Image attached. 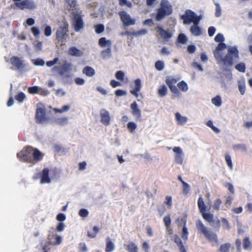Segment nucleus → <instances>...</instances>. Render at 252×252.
<instances>
[{
  "label": "nucleus",
  "instance_id": "13d9d810",
  "mask_svg": "<svg viewBox=\"0 0 252 252\" xmlns=\"http://www.w3.org/2000/svg\"><path fill=\"white\" fill-rule=\"evenodd\" d=\"M31 32L34 37H37L40 34V31L38 28L36 27H33L31 28Z\"/></svg>",
  "mask_w": 252,
  "mask_h": 252
},
{
  "label": "nucleus",
  "instance_id": "9d476101",
  "mask_svg": "<svg viewBox=\"0 0 252 252\" xmlns=\"http://www.w3.org/2000/svg\"><path fill=\"white\" fill-rule=\"evenodd\" d=\"M177 81L178 80L172 77L167 78L165 80V82L169 88L171 92L176 96L179 97L181 96V93L175 86Z\"/></svg>",
  "mask_w": 252,
  "mask_h": 252
},
{
  "label": "nucleus",
  "instance_id": "bb28decb",
  "mask_svg": "<svg viewBox=\"0 0 252 252\" xmlns=\"http://www.w3.org/2000/svg\"><path fill=\"white\" fill-rule=\"evenodd\" d=\"M82 72L88 77H92L95 74L94 70L92 67L89 66H85L83 68Z\"/></svg>",
  "mask_w": 252,
  "mask_h": 252
},
{
  "label": "nucleus",
  "instance_id": "393cba45",
  "mask_svg": "<svg viewBox=\"0 0 252 252\" xmlns=\"http://www.w3.org/2000/svg\"><path fill=\"white\" fill-rule=\"evenodd\" d=\"M125 247L128 252H138L137 246L133 242L125 244Z\"/></svg>",
  "mask_w": 252,
  "mask_h": 252
},
{
  "label": "nucleus",
  "instance_id": "412c9836",
  "mask_svg": "<svg viewBox=\"0 0 252 252\" xmlns=\"http://www.w3.org/2000/svg\"><path fill=\"white\" fill-rule=\"evenodd\" d=\"M101 122L105 126H108L110 124V117L109 112L102 109L100 111Z\"/></svg>",
  "mask_w": 252,
  "mask_h": 252
},
{
  "label": "nucleus",
  "instance_id": "bf43d9fd",
  "mask_svg": "<svg viewBox=\"0 0 252 252\" xmlns=\"http://www.w3.org/2000/svg\"><path fill=\"white\" fill-rule=\"evenodd\" d=\"M163 221L166 227H169L171 225V218L169 215L163 218Z\"/></svg>",
  "mask_w": 252,
  "mask_h": 252
},
{
  "label": "nucleus",
  "instance_id": "e2e57ef3",
  "mask_svg": "<svg viewBox=\"0 0 252 252\" xmlns=\"http://www.w3.org/2000/svg\"><path fill=\"white\" fill-rule=\"evenodd\" d=\"M164 203L166 204L169 208L172 206V197L170 196H167L165 198Z\"/></svg>",
  "mask_w": 252,
  "mask_h": 252
},
{
  "label": "nucleus",
  "instance_id": "2f4dec72",
  "mask_svg": "<svg viewBox=\"0 0 252 252\" xmlns=\"http://www.w3.org/2000/svg\"><path fill=\"white\" fill-rule=\"evenodd\" d=\"M243 246L245 250H249L252 248V244L248 237H245L243 240Z\"/></svg>",
  "mask_w": 252,
  "mask_h": 252
},
{
  "label": "nucleus",
  "instance_id": "e433bc0d",
  "mask_svg": "<svg viewBox=\"0 0 252 252\" xmlns=\"http://www.w3.org/2000/svg\"><path fill=\"white\" fill-rule=\"evenodd\" d=\"M94 232L92 233L89 231L88 232L87 235L91 238H94L96 237L97 234L98 233L99 229L97 226H94L93 228Z\"/></svg>",
  "mask_w": 252,
  "mask_h": 252
},
{
  "label": "nucleus",
  "instance_id": "49530a36",
  "mask_svg": "<svg viewBox=\"0 0 252 252\" xmlns=\"http://www.w3.org/2000/svg\"><path fill=\"white\" fill-rule=\"evenodd\" d=\"M39 87L38 86L30 87L28 88V92L31 94H36L39 92Z\"/></svg>",
  "mask_w": 252,
  "mask_h": 252
},
{
  "label": "nucleus",
  "instance_id": "c03bdc74",
  "mask_svg": "<svg viewBox=\"0 0 252 252\" xmlns=\"http://www.w3.org/2000/svg\"><path fill=\"white\" fill-rule=\"evenodd\" d=\"M183 193L185 195H187L190 190L189 185L186 182H183Z\"/></svg>",
  "mask_w": 252,
  "mask_h": 252
},
{
  "label": "nucleus",
  "instance_id": "aec40b11",
  "mask_svg": "<svg viewBox=\"0 0 252 252\" xmlns=\"http://www.w3.org/2000/svg\"><path fill=\"white\" fill-rule=\"evenodd\" d=\"M48 239L49 241L47 243L48 245H57L60 244L62 242V237L60 236L55 234H50L48 235Z\"/></svg>",
  "mask_w": 252,
  "mask_h": 252
},
{
  "label": "nucleus",
  "instance_id": "473e14b6",
  "mask_svg": "<svg viewBox=\"0 0 252 252\" xmlns=\"http://www.w3.org/2000/svg\"><path fill=\"white\" fill-rule=\"evenodd\" d=\"M55 121L59 125L64 126L68 123V119L66 117L58 118L55 120Z\"/></svg>",
  "mask_w": 252,
  "mask_h": 252
},
{
  "label": "nucleus",
  "instance_id": "5fc2aeb1",
  "mask_svg": "<svg viewBox=\"0 0 252 252\" xmlns=\"http://www.w3.org/2000/svg\"><path fill=\"white\" fill-rule=\"evenodd\" d=\"M33 63L37 66H43L45 64V62L43 59L37 58L33 60Z\"/></svg>",
  "mask_w": 252,
  "mask_h": 252
},
{
  "label": "nucleus",
  "instance_id": "680f3d73",
  "mask_svg": "<svg viewBox=\"0 0 252 252\" xmlns=\"http://www.w3.org/2000/svg\"><path fill=\"white\" fill-rule=\"evenodd\" d=\"M89 215L88 211L86 209H81L79 212V215L83 218L87 217Z\"/></svg>",
  "mask_w": 252,
  "mask_h": 252
},
{
  "label": "nucleus",
  "instance_id": "dca6fc26",
  "mask_svg": "<svg viewBox=\"0 0 252 252\" xmlns=\"http://www.w3.org/2000/svg\"><path fill=\"white\" fill-rule=\"evenodd\" d=\"M156 30L158 32L160 37L164 41H168L172 37V34L168 31L164 30L161 26H158L156 27Z\"/></svg>",
  "mask_w": 252,
  "mask_h": 252
},
{
  "label": "nucleus",
  "instance_id": "f704fd0d",
  "mask_svg": "<svg viewBox=\"0 0 252 252\" xmlns=\"http://www.w3.org/2000/svg\"><path fill=\"white\" fill-rule=\"evenodd\" d=\"M212 102L217 107L221 106L222 103L221 98L220 95H217L212 99Z\"/></svg>",
  "mask_w": 252,
  "mask_h": 252
},
{
  "label": "nucleus",
  "instance_id": "774afa93",
  "mask_svg": "<svg viewBox=\"0 0 252 252\" xmlns=\"http://www.w3.org/2000/svg\"><path fill=\"white\" fill-rule=\"evenodd\" d=\"M79 249L80 251L81 252H87L88 251L86 245L84 243L79 244Z\"/></svg>",
  "mask_w": 252,
  "mask_h": 252
},
{
  "label": "nucleus",
  "instance_id": "79ce46f5",
  "mask_svg": "<svg viewBox=\"0 0 252 252\" xmlns=\"http://www.w3.org/2000/svg\"><path fill=\"white\" fill-rule=\"evenodd\" d=\"M225 159L228 166L229 167L230 169H232L233 164L231 160V158L229 154H226L225 155Z\"/></svg>",
  "mask_w": 252,
  "mask_h": 252
},
{
  "label": "nucleus",
  "instance_id": "0e129e2a",
  "mask_svg": "<svg viewBox=\"0 0 252 252\" xmlns=\"http://www.w3.org/2000/svg\"><path fill=\"white\" fill-rule=\"evenodd\" d=\"M59 61L58 58H55L53 60L48 61L46 62V65L48 67H51Z\"/></svg>",
  "mask_w": 252,
  "mask_h": 252
},
{
  "label": "nucleus",
  "instance_id": "f257e3e1",
  "mask_svg": "<svg viewBox=\"0 0 252 252\" xmlns=\"http://www.w3.org/2000/svg\"><path fill=\"white\" fill-rule=\"evenodd\" d=\"M44 157V154L38 149L30 146L24 147L17 154V157L20 161L29 163L32 165L41 161Z\"/></svg>",
  "mask_w": 252,
  "mask_h": 252
},
{
  "label": "nucleus",
  "instance_id": "3c124183",
  "mask_svg": "<svg viewBox=\"0 0 252 252\" xmlns=\"http://www.w3.org/2000/svg\"><path fill=\"white\" fill-rule=\"evenodd\" d=\"M127 127L131 132H132L136 128L137 126L134 122H130L128 123Z\"/></svg>",
  "mask_w": 252,
  "mask_h": 252
},
{
  "label": "nucleus",
  "instance_id": "ea45409f",
  "mask_svg": "<svg viewBox=\"0 0 252 252\" xmlns=\"http://www.w3.org/2000/svg\"><path fill=\"white\" fill-rule=\"evenodd\" d=\"M155 66L158 70L161 71L163 69L164 64L162 61H158L155 63Z\"/></svg>",
  "mask_w": 252,
  "mask_h": 252
},
{
  "label": "nucleus",
  "instance_id": "9b49d317",
  "mask_svg": "<svg viewBox=\"0 0 252 252\" xmlns=\"http://www.w3.org/2000/svg\"><path fill=\"white\" fill-rule=\"evenodd\" d=\"M16 6L21 10L25 9L32 10L35 8L36 5L34 2L31 0H23L20 1V3H16Z\"/></svg>",
  "mask_w": 252,
  "mask_h": 252
},
{
  "label": "nucleus",
  "instance_id": "a878e982",
  "mask_svg": "<svg viewBox=\"0 0 252 252\" xmlns=\"http://www.w3.org/2000/svg\"><path fill=\"white\" fill-rule=\"evenodd\" d=\"M115 249V245L113 242L109 238L106 239L105 252H112Z\"/></svg>",
  "mask_w": 252,
  "mask_h": 252
},
{
  "label": "nucleus",
  "instance_id": "4be33fe9",
  "mask_svg": "<svg viewBox=\"0 0 252 252\" xmlns=\"http://www.w3.org/2000/svg\"><path fill=\"white\" fill-rule=\"evenodd\" d=\"M200 21L197 20L190 28V32L194 36H199L202 33L201 28L198 26Z\"/></svg>",
  "mask_w": 252,
  "mask_h": 252
},
{
  "label": "nucleus",
  "instance_id": "c756f323",
  "mask_svg": "<svg viewBox=\"0 0 252 252\" xmlns=\"http://www.w3.org/2000/svg\"><path fill=\"white\" fill-rule=\"evenodd\" d=\"M167 88L165 85L160 86L158 90V94L159 97H162L167 94Z\"/></svg>",
  "mask_w": 252,
  "mask_h": 252
},
{
  "label": "nucleus",
  "instance_id": "4d7b16f0",
  "mask_svg": "<svg viewBox=\"0 0 252 252\" xmlns=\"http://www.w3.org/2000/svg\"><path fill=\"white\" fill-rule=\"evenodd\" d=\"M99 45L101 47H104L107 43L110 44L109 40H106L105 37H101L98 41Z\"/></svg>",
  "mask_w": 252,
  "mask_h": 252
},
{
  "label": "nucleus",
  "instance_id": "052dcab7",
  "mask_svg": "<svg viewBox=\"0 0 252 252\" xmlns=\"http://www.w3.org/2000/svg\"><path fill=\"white\" fill-rule=\"evenodd\" d=\"M173 237L174 242L177 244L178 247L183 245L182 241L178 235L175 234Z\"/></svg>",
  "mask_w": 252,
  "mask_h": 252
},
{
  "label": "nucleus",
  "instance_id": "6ab92c4d",
  "mask_svg": "<svg viewBox=\"0 0 252 252\" xmlns=\"http://www.w3.org/2000/svg\"><path fill=\"white\" fill-rule=\"evenodd\" d=\"M50 170L48 168H44L40 174V184H49L51 183V179L49 177Z\"/></svg>",
  "mask_w": 252,
  "mask_h": 252
},
{
  "label": "nucleus",
  "instance_id": "f3484780",
  "mask_svg": "<svg viewBox=\"0 0 252 252\" xmlns=\"http://www.w3.org/2000/svg\"><path fill=\"white\" fill-rule=\"evenodd\" d=\"M173 151L175 153V162L176 163L182 164L183 163V153L180 147H175Z\"/></svg>",
  "mask_w": 252,
  "mask_h": 252
},
{
  "label": "nucleus",
  "instance_id": "cd10ccee",
  "mask_svg": "<svg viewBox=\"0 0 252 252\" xmlns=\"http://www.w3.org/2000/svg\"><path fill=\"white\" fill-rule=\"evenodd\" d=\"M175 118L178 124L180 125H184L188 120L187 117L182 116L181 114L178 112L175 113Z\"/></svg>",
  "mask_w": 252,
  "mask_h": 252
},
{
  "label": "nucleus",
  "instance_id": "6e6552de",
  "mask_svg": "<svg viewBox=\"0 0 252 252\" xmlns=\"http://www.w3.org/2000/svg\"><path fill=\"white\" fill-rule=\"evenodd\" d=\"M68 24L66 21L62 22V24L57 29L56 36L59 41H62L68 32Z\"/></svg>",
  "mask_w": 252,
  "mask_h": 252
},
{
  "label": "nucleus",
  "instance_id": "37998d69",
  "mask_svg": "<svg viewBox=\"0 0 252 252\" xmlns=\"http://www.w3.org/2000/svg\"><path fill=\"white\" fill-rule=\"evenodd\" d=\"M118 1L120 6L126 5L129 8H131L132 6V3L127 0H118Z\"/></svg>",
  "mask_w": 252,
  "mask_h": 252
},
{
  "label": "nucleus",
  "instance_id": "de8ad7c7",
  "mask_svg": "<svg viewBox=\"0 0 252 252\" xmlns=\"http://www.w3.org/2000/svg\"><path fill=\"white\" fill-rule=\"evenodd\" d=\"M125 73L121 70L118 71L115 74V77L117 79L120 81H124Z\"/></svg>",
  "mask_w": 252,
  "mask_h": 252
},
{
  "label": "nucleus",
  "instance_id": "7ed1b4c3",
  "mask_svg": "<svg viewBox=\"0 0 252 252\" xmlns=\"http://www.w3.org/2000/svg\"><path fill=\"white\" fill-rule=\"evenodd\" d=\"M196 228L199 234H202L210 242L218 243V236L206 226L200 220H197L195 222Z\"/></svg>",
  "mask_w": 252,
  "mask_h": 252
},
{
  "label": "nucleus",
  "instance_id": "8fccbe9b",
  "mask_svg": "<svg viewBox=\"0 0 252 252\" xmlns=\"http://www.w3.org/2000/svg\"><path fill=\"white\" fill-rule=\"evenodd\" d=\"M221 203L222 201L220 199L218 198L216 199L214 203L213 208L216 211H219L220 210V207Z\"/></svg>",
  "mask_w": 252,
  "mask_h": 252
},
{
  "label": "nucleus",
  "instance_id": "09e8293b",
  "mask_svg": "<svg viewBox=\"0 0 252 252\" xmlns=\"http://www.w3.org/2000/svg\"><path fill=\"white\" fill-rule=\"evenodd\" d=\"M233 149L235 150H241L243 151H246L247 148L245 144H239L233 146Z\"/></svg>",
  "mask_w": 252,
  "mask_h": 252
},
{
  "label": "nucleus",
  "instance_id": "423d86ee",
  "mask_svg": "<svg viewBox=\"0 0 252 252\" xmlns=\"http://www.w3.org/2000/svg\"><path fill=\"white\" fill-rule=\"evenodd\" d=\"M198 207L200 213H201L203 218L209 223L213 222L214 216L213 214L206 213L207 207L204 202L203 198L200 196L197 201Z\"/></svg>",
  "mask_w": 252,
  "mask_h": 252
},
{
  "label": "nucleus",
  "instance_id": "6e6d98bb",
  "mask_svg": "<svg viewBox=\"0 0 252 252\" xmlns=\"http://www.w3.org/2000/svg\"><path fill=\"white\" fill-rule=\"evenodd\" d=\"M215 41L217 42L222 43L224 41V38L222 34L219 33L215 37Z\"/></svg>",
  "mask_w": 252,
  "mask_h": 252
},
{
  "label": "nucleus",
  "instance_id": "603ef678",
  "mask_svg": "<svg viewBox=\"0 0 252 252\" xmlns=\"http://www.w3.org/2000/svg\"><path fill=\"white\" fill-rule=\"evenodd\" d=\"M178 41L181 43L185 44L187 41V37L184 33H180L178 36Z\"/></svg>",
  "mask_w": 252,
  "mask_h": 252
},
{
  "label": "nucleus",
  "instance_id": "ddd939ff",
  "mask_svg": "<svg viewBox=\"0 0 252 252\" xmlns=\"http://www.w3.org/2000/svg\"><path fill=\"white\" fill-rule=\"evenodd\" d=\"M36 122L38 124H42L47 119L46 117L45 109L44 108H37L35 113Z\"/></svg>",
  "mask_w": 252,
  "mask_h": 252
},
{
  "label": "nucleus",
  "instance_id": "b1692460",
  "mask_svg": "<svg viewBox=\"0 0 252 252\" xmlns=\"http://www.w3.org/2000/svg\"><path fill=\"white\" fill-rule=\"evenodd\" d=\"M69 55L75 57H80L83 54V53L80 50L77 49L75 47H70L68 51Z\"/></svg>",
  "mask_w": 252,
  "mask_h": 252
},
{
  "label": "nucleus",
  "instance_id": "4c0bfd02",
  "mask_svg": "<svg viewBox=\"0 0 252 252\" xmlns=\"http://www.w3.org/2000/svg\"><path fill=\"white\" fill-rule=\"evenodd\" d=\"M70 109V106L69 105H64L62 107L61 109H58V108H54L53 111L55 113H62L64 112L68 111Z\"/></svg>",
  "mask_w": 252,
  "mask_h": 252
},
{
  "label": "nucleus",
  "instance_id": "a211bd4d",
  "mask_svg": "<svg viewBox=\"0 0 252 252\" xmlns=\"http://www.w3.org/2000/svg\"><path fill=\"white\" fill-rule=\"evenodd\" d=\"M71 68V64L65 62L61 66H55L53 68V70H58L59 74L63 75L64 74L65 72H66L70 70Z\"/></svg>",
  "mask_w": 252,
  "mask_h": 252
},
{
  "label": "nucleus",
  "instance_id": "20e7f679",
  "mask_svg": "<svg viewBox=\"0 0 252 252\" xmlns=\"http://www.w3.org/2000/svg\"><path fill=\"white\" fill-rule=\"evenodd\" d=\"M71 14L72 15V26L75 32H79L84 26L83 15L81 14V12H78L77 11L72 12Z\"/></svg>",
  "mask_w": 252,
  "mask_h": 252
},
{
  "label": "nucleus",
  "instance_id": "72a5a7b5",
  "mask_svg": "<svg viewBox=\"0 0 252 252\" xmlns=\"http://www.w3.org/2000/svg\"><path fill=\"white\" fill-rule=\"evenodd\" d=\"M177 86L180 91L184 92H187L188 90V85L184 81H182L178 83Z\"/></svg>",
  "mask_w": 252,
  "mask_h": 252
},
{
  "label": "nucleus",
  "instance_id": "f03ea898",
  "mask_svg": "<svg viewBox=\"0 0 252 252\" xmlns=\"http://www.w3.org/2000/svg\"><path fill=\"white\" fill-rule=\"evenodd\" d=\"M173 12V7L168 0H161L159 7L157 9L155 20L160 21Z\"/></svg>",
  "mask_w": 252,
  "mask_h": 252
},
{
  "label": "nucleus",
  "instance_id": "a19ab883",
  "mask_svg": "<svg viewBox=\"0 0 252 252\" xmlns=\"http://www.w3.org/2000/svg\"><path fill=\"white\" fill-rule=\"evenodd\" d=\"M26 98V95L23 92H20L15 96V98L19 102H22Z\"/></svg>",
  "mask_w": 252,
  "mask_h": 252
},
{
  "label": "nucleus",
  "instance_id": "338daca9",
  "mask_svg": "<svg viewBox=\"0 0 252 252\" xmlns=\"http://www.w3.org/2000/svg\"><path fill=\"white\" fill-rule=\"evenodd\" d=\"M196 47L194 45H189L188 46L187 51L189 54H192L195 52Z\"/></svg>",
  "mask_w": 252,
  "mask_h": 252
},
{
  "label": "nucleus",
  "instance_id": "1a4fd4ad",
  "mask_svg": "<svg viewBox=\"0 0 252 252\" xmlns=\"http://www.w3.org/2000/svg\"><path fill=\"white\" fill-rule=\"evenodd\" d=\"M118 14L124 26H129L135 24V20L131 18L130 15L127 14L126 11H121L119 12Z\"/></svg>",
  "mask_w": 252,
  "mask_h": 252
},
{
  "label": "nucleus",
  "instance_id": "f8f14e48",
  "mask_svg": "<svg viewBox=\"0 0 252 252\" xmlns=\"http://www.w3.org/2000/svg\"><path fill=\"white\" fill-rule=\"evenodd\" d=\"M10 62L14 69L21 70L25 67L23 61L18 57L12 56L10 59Z\"/></svg>",
  "mask_w": 252,
  "mask_h": 252
},
{
  "label": "nucleus",
  "instance_id": "5701e85b",
  "mask_svg": "<svg viewBox=\"0 0 252 252\" xmlns=\"http://www.w3.org/2000/svg\"><path fill=\"white\" fill-rule=\"evenodd\" d=\"M226 48V45L224 43H220L215 50L214 52V57L216 59H219L221 57V55L220 53V51H222Z\"/></svg>",
  "mask_w": 252,
  "mask_h": 252
},
{
  "label": "nucleus",
  "instance_id": "58836bf2",
  "mask_svg": "<svg viewBox=\"0 0 252 252\" xmlns=\"http://www.w3.org/2000/svg\"><path fill=\"white\" fill-rule=\"evenodd\" d=\"M236 69L241 72H245L246 71V66L244 63H240L236 64L235 66Z\"/></svg>",
  "mask_w": 252,
  "mask_h": 252
},
{
  "label": "nucleus",
  "instance_id": "7c9ffc66",
  "mask_svg": "<svg viewBox=\"0 0 252 252\" xmlns=\"http://www.w3.org/2000/svg\"><path fill=\"white\" fill-rule=\"evenodd\" d=\"M231 246V244L229 243L221 244L219 249V252H230Z\"/></svg>",
  "mask_w": 252,
  "mask_h": 252
},
{
  "label": "nucleus",
  "instance_id": "0eeeda50",
  "mask_svg": "<svg viewBox=\"0 0 252 252\" xmlns=\"http://www.w3.org/2000/svg\"><path fill=\"white\" fill-rule=\"evenodd\" d=\"M181 19L183 20L184 24L187 25L189 24L191 22L194 23L197 20L200 21L201 18L200 16L196 15L193 11L188 9L186 10L185 14L181 16Z\"/></svg>",
  "mask_w": 252,
  "mask_h": 252
},
{
  "label": "nucleus",
  "instance_id": "c85d7f7f",
  "mask_svg": "<svg viewBox=\"0 0 252 252\" xmlns=\"http://www.w3.org/2000/svg\"><path fill=\"white\" fill-rule=\"evenodd\" d=\"M181 221L184 222V224L182 230V238L183 239V240H187L188 239L189 232L188 231V228L186 226V219L185 218H182Z\"/></svg>",
  "mask_w": 252,
  "mask_h": 252
},
{
  "label": "nucleus",
  "instance_id": "69168bd1",
  "mask_svg": "<svg viewBox=\"0 0 252 252\" xmlns=\"http://www.w3.org/2000/svg\"><path fill=\"white\" fill-rule=\"evenodd\" d=\"M71 8H74L76 5V0H65Z\"/></svg>",
  "mask_w": 252,
  "mask_h": 252
},
{
  "label": "nucleus",
  "instance_id": "4468645a",
  "mask_svg": "<svg viewBox=\"0 0 252 252\" xmlns=\"http://www.w3.org/2000/svg\"><path fill=\"white\" fill-rule=\"evenodd\" d=\"M134 86L132 90H130V93L134 95L136 98H138L139 96L140 95L141 98H143L142 95L140 94H139V92L140 91L142 88L141 81L140 79L138 78L135 80Z\"/></svg>",
  "mask_w": 252,
  "mask_h": 252
},
{
  "label": "nucleus",
  "instance_id": "864d4df0",
  "mask_svg": "<svg viewBox=\"0 0 252 252\" xmlns=\"http://www.w3.org/2000/svg\"><path fill=\"white\" fill-rule=\"evenodd\" d=\"M44 34L46 36H49L52 34V29L50 26L45 25Z\"/></svg>",
  "mask_w": 252,
  "mask_h": 252
},
{
  "label": "nucleus",
  "instance_id": "39448f33",
  "mask_svg": "<svg viewBox=\"0 0 252 252\" xmlns=\"http://www.w3.org/2000/svg\"><path fill=\"white\" fill-rule=\"evenodd\" d=\"M239 58V52L236 47H230L228 50V53L224 58H221V61L223 64L227 66H231L233 64V58Z\"/></svg>",
  "mask_w": 252,
  "mask_h": 252
},
{
  "label": "nucleus",
  "instance_id": "c9c22d12",
  "mask_svg": "<svg viewBox=\"0 0 252 252\" xmlns=\"http://www.w3.org/2000/svg\"><path fill=\"white\" fill-rule=\"evenodd\" d=\"M238 89L242 95H244L246 91V85L244 81H239L238 82Z\"/></svg>",
  "mask_w": 252,
  "mask_h": 252
},
{
  "label": "nucleus",
  "instance_id": "a18cd8bd",
  "mask_svg": "<svg viewBox=\"0 0 252 252\" xmlns=\"http://www.w3.org/2000/svg\"><path fill=\"white\" fill-rule=\"evenodd\" d=\"M95 31L97 33H101L104 31V26L102 24H98L94 27Z\"/></svg>",
  "mask_w": 252,
  "mask_h": 252
},
{
  "label": "nucleus",
  "instance_id": "2eb2a0df",
  "mask_svg": "<svg viewBox=\"0 0 252 252\" xmlns=\"http://www.w3.org/2000/svg\"><path fill=\"white\" fill-rule=\"evenodd\" d=\"M130 107L132 114L135 117L136 121L141 122L142 121L141 112L140 109L138 108L136 101L133 102L130 104Z\"/></svg>",
  "mask_w": 252,
  "mask_h": 252
}]
</instances>
